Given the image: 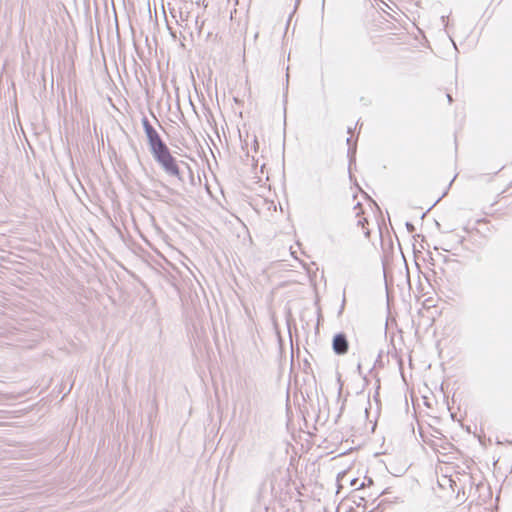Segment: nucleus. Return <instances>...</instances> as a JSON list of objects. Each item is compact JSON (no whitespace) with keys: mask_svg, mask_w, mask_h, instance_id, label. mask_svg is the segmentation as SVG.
<instances>
[{"mask_svg":"<svg viewBox=\"0 0 512 512\" xmlns=\"http://www.w3.org/2000/svg\"><path fill=\"white\" fill-rule=\"evenodd\" d=\"M142 125L152 156L168 148L147 117L142 118Z\"/></svg>","mask_w":512,"mask_h":512,"instance_id":"2","label":"nucleus"},{"mask_svg":"<svg viewBox=\"0 0 512 512\" xmlns=\"http://www.w3.org/2000/svg\"><path fill=\"white\" fill-rule=\"evenodd\" d=\"M332 349L337 355H345L349 349V342L345 333L340 332L332 339Z\"/></svg>","mask_w":512,"mask_h":512,"instance_id":"3","label":"nucleus"},{"mask_svg":"<svg viewBox=\"0 0 512 512\" xmlns=\"http://www.w3.org/2000/svg\"><path fill=\"white\" fill-rule=\"evenodd\" d=\"M406 227H407V229H408L410 232L414 231V229H415V228H414V226H413V224H411V223H409V222H407V223H406Z\"/></svg>","mask_w":512,"mask_h":512,"instance_id":"5","label":"nucleus"},{"mask_svg":"<svg viewBox=\"0 0 512 512\" xmlns=\"http://www.w3.org/2000/svg\"><path fill=\"white\" fill-rule=\"evenodd\" d=\"M365 486V483H361L359 488H363Z\"/></svg>","mask_w":512,"mask_h":512,"instance_id":"11","label":"nucleus"},{"mask_svg":"<svg viewBox=\"0 0 512 512\" xmlns=\"http://www.w3.org/2000/svg\"><path fill=\"white\" fill-rule=\"evenodd\" d=\"M357 482H358V479H353V480L351 481V485H352V486H355V485L357 484Z\"/></svg>","mask_w":512,"mask_h":512,"instance_id":"8","label":"nucleus"},{"mask_svg":"<svg viewBox=\"0 0 512 512\" xmlns=\"http://www.w3.org/2000/svg\"><path fill=\"white\" fill-rule=\"evenodd\" d=\"M350 141L351 139L350 138H347V144L350 145Z\"/></svg>","mask_w":512,"mask_h":512,"instance_id":"12","label":"nucleus"},{"mask_svg":"<svg viewBox=\"0 0 512 512\" xmlns=\"http://www.w3.org/2000/svg\"><path fill=\"white\" fill-rule=\"evenodd\" d=\"M364 222H367V220H366V219L359 220V221H358V224H360V225H362V226H363V225H364Z\"/></svg>","mask_w":512,"mask_h":512,"instance_id":"9","label":"nucleus"},{"mask_svg":"<svg viewBox=\"0 0 512 512\" xmlns=\"http://www.w3.org/2000/svg\"><path fill=\"white\" fill-rule=\"evenodd\" d=\"M354 503L356 504L357 508H362V512H367L366 500L364 497H358V501L354 500Z\"/></svg>","mask_w":512,"mask_h":512,"instance_id":"4","label":"nucleus"},{"mask_svg":"<svg viewBox=\"0 0 512 512\" xmlns=\"http://www.w3.org/2000/svg\"><path fill=\"white\" fill-rule=\"evenodd\" d=\"M447 99H448L449 103H451L453 101V99H452L450 94H447Z\"/></svg>","mask_w":512,"mask_h":512,"instance_id":"10","label":"nucleus"},{"mask_svg":"<svg viewBox=\"0 0 512 512\" xmlns=\"http://www.w3.org/2000/svg\"><path fill=\"white\" fill-rule=\"evenodd\" d=\"M153 158L161 166L166 174L172 177H176L180 181H183L177 160L172 156L169 148L153 155Z\"/></svg>","mask_w":512,"mask_h":512,"instance_id":"1","label":"nucleus"},{"mask_svg":"<svg viewBox=\"0 0 512 512\" xmlns=\"http://www.w3.org/2000/svg\"><path fill=\"white\" fill-rule=\"evenodd\" d=\"M345 302H346V296H345V291H344L343 292V299H342V308L344 307Z\"/></svg>","mask_w":512,"mask_h":512,"instance_id":"6","label":"nucleus"},{"mask_svg":"<svg viewBox=\"0 0 512 512\" xmlns=\"http://www.w3.org/2000/svg\"><path fill=\"white\" fill-rule=\"evenodd\" d=\"M357 370H358L359 374L361 375L362 371H361V364L360 363H358Z\"/></svg>","mask_w":512,"mask_h":512,"instance_id":"7","label":"nucleus"}]
</instances>
